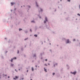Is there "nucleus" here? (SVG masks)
Returning <instances> with one entry per match:
<instances>
[{
	"mask_svg": "<svg viewBox=\"0 0 80 80\" xmlns=\"http://www.w3.org/2000/svg\"><path fill=\"white\" fill-rule=\"evenodd\" d=\"M31 22H34V21H31Z\"/></svg>",
	"mask_w": 80,
	"mask_h": 80,
	"instance_id": "obj_37",
	"label": "nucleus"
},
{
	"mask_svg": "<svg viewBox=\"0 0 80 80\" xmlns=\"http://www.w3.org/2000/svg\"><path fill=\"white\" fill-rule=\"evenodd\" d=\"M67 43H69V40L68 39L67 40Z\"/></svg>",
	"mask_w": 80,
	"mask_h": 80,
	"instance_id": "obj_12",
	"label": "nucleus"
},
{
	"mask_svg": "<svg viewBox=\"0 0 80 80\" xmlns=\"http://www.w3.org/2000/svg\"><path fill=\"white\" fill-rule=\"evenodd\" d=\"M73 41H75V39H73Z\"/></svg>",
	"mask_w": 80,
	"mask_h": 80,
	"instance_id": "obj_32",
	"label": "nucleus"
},
{
	"mask_svg": "<svg viewBox=\"0 0 80 80\" xmlns=\"http://www.w3.org/2000/svg\"><path fill=\"white\" fill-rule=\"evenodd\" d=\"M13 58L11 59L10 60L11 62H13Z\"/></svg>",
	"mask_w": 80,
	"mask_h": 80,
	"instance_id": "obj_9",
	"label": "nucleus"
},
{
	"mask_svg": "<svg viewBox=\"0 0 80 80\" xmlns=\"http://www.w3.org/2000/svg\"><path fill=\"white\" fill-rule=\"evenodd\" d=\"M43 54H44V52H41L40 53V55L41 56V57H42V56Z\"/></svg>",
	"mask_w": 80,
	"mask_h": 80,
	"instance_id": "obj_3",
	"label": "nucleus"
},
{
	"mask_svg": "<svg viewBox=\"0 0 80 80\" xmlns=\"http://www.w3.org/2000/svg\"><path fill=\"white\" fill-rule=\"evenodd\" d=\"M40 10H41V11H42V9H40Z\"/></svg>",
	"mask_w": 80,
	"mask_h": 80,
	"instance_id": "obj_42",
	"label": "nucleus"
},
{
	"mask_svg": "<svg viewBox=\"0 0 80 80\" xmlns=\"http://www.w3.org/2000/svg\"><path fill=\"white\" fill-rule=\"evenodd\" d=\"M18 70H19V71H20V69H19Z\"/></svg>",
	"mask_w": 80,
	"mask_h": 80,
	"instance_id": "obj_46",
	"label": "nucleus"
},
{
	"mask_svg": "<svg viewBox=\"0 0 80 80\" xmlns=\"http://www.w3.org/2000/svg\"><path fill=\"white\" fill-rule=\"evenodd\" d=\"M66 66L67 67V68L68 69H69L70 67H69V66H68V64L66 65Z\"/></svg>",
	"mask_w": 80,
	"mask_h": 80,
	"instance_id": "obj_6",
	"label": "nucleus"
},
{
	"mask_svg": "<svg viewBox=\"0 0 80 80\" xmlns=\"http://www.w3.org/2000/svg\"><path fill=\"white\" fill-rule=\"evenodd\" d=\"M35 59L37 60V58L36 57L35 58Z\"/></svg>",
	"mask_w": 80,
	"mask_h": 80,
	"instance_id": "obj_43",
	"label": "nucleus"
},
{
	"mask_svg": "<svg viewBox=\"0 0 80 80\" xmlns=\"http://www.w3.org/2000/svg\"><path fill=\"white\" fill-rule=\"evenodd\" d=\"M48 65H50V64H49V63H48Z\"/></svg>",
	"mask_w": 80,
	"mask_h": 80,
	"instance_id": "obj_44",
	"label": "nucleus"
},
{
	"mask_svg": "<svg viewBox=\"0 0 80 80\" xmlns=\"http://www.w3.org/2000/svg\"><path fill=\"white\" fill-rule=\"evenodd\" d=\"M47 60H48L47 59H45V61H46V62H47Z\"/></svg>",
	"mask_w": 80,
	"mask_h": 80,
	"instance_id": "obj_24",
	"label": "nucleus"
},
{
	"mask_svg": "<svg viewBox=\"0 0 80 80\" xmlns=\"http://www.w3.org/2000/svg\"><path fill=\"white\" fill-rule=\"evenodd\" d=\"M5 76L6 77H7V74H5Z\"/></svg>",
	"mask_w": 80,
	"mask_h": 80,
	"instance_id": "obj_45",
	"label": "nucleus"
},
{
	"mask_svg": "<svg viewBox=\"0 0 80 80\" xmlns=\"http://www.w3.org/2000/svg\"><path fill=\"white\" fill-rule=\"evenodd\" d=\"M20 69H22V68L21 67L20 68Z\"/></svg>",
	"mask_w": 80,
	"mask_h": 80,
	"instance_id": "obj_39",
	"label": "nucleus"
},
{
	"mask_svg": "<svg viewBox=\"0 0 80 80\" xmlns=\"http://www.w3.org/2000/svg\"><path fill=\"white\" fill-rule=\"evenodd\" d=\"M44 66H46V67H47V66H48L47 65V64H44Z\"/></svg>",
	"mask_w": 80,
	"mask_h": 80,
	"instance_id": "obj_17",
	"label": "nucleus"
},
{
	"mask_svg": "<svg viewBox=\"0 0 80 80\" xmlns=\"http://www.w3.org/2000/svg\"><path fill=\"white\" fill-rule=\"evenodd\" d=\"M55 72H53V73H52L53 75H55Z\"/></svg>",
	"mask_w": 80,
	"mask_h": 80,
	"instance_id": "obj_21",
	"label": "nucleus"
},
{
	"mask_svg": "<svg viewBox=\"0 0 80 80\" xmlns=\"http://www.w3.org/2000/svg\"><path fill=\"white\" fill-rule=\"evenodd\" d=\"M55 65L56 66H57L58 65V63H56L55 64H54V67H55Z\"/></svg>",
	"mask_w": 80,
	"mask_h": 80,
	"instance_id": "obj_4",
	"label": "nucleus"
},
{
	"mask_svg": "<svg viewBox=\"0 0 80 80\" xmlns=\"http://www.w3.org/2000/svg\"><path fill=\"white\" fill-rule=\"evenodd\" d=\"M79 8H80V5H79Z\"/></svg>",
	"mask_w": 80,
	"mask_h": 80,
	"instance_id": "obj_47",
	"label": "nucleus"
},
{
	"mask_svg": "<svg viewBox=\"0 0 80 80\" xmlns=\"http://www.w3.org/2000/svg\"><path fill=\"white\" fill-rule=\"evenodd\" d=\"M35 67H36V68H37V65H36L35 66Z\"/></svg>",
	"mask_w": 80,
	"mask_h": 80,
	"instance_id": "obj_30",
	"label": "nucleus"
},
{
	"mask_svg": "<svg viewBox=\"0 0 80 80\" xmlns=\"http://www.w3.org/2000/svg\"><path fill=\"white\" fill-rule=\"evenodd\" d=\"M34 37H37V35H34Z\"/></svg>",
	"mask_w": 80,
	"mask_h": 80,
	"instance_id": "obj_15",
	"label": "nucleus"
},
{
	"mask_svg": "<svg viewBox=\"0 0 80 80\" xmlns=\"http://www.w3.org/2000/svg\"><path fill=\"white\" fill-rule=\"evenodd\" d=\"M45 20H46V22H47V21H48L47 18V17L45 18Z\"/></svg>",
	"mask_w": 80,
	"mask_h": 80,
	"instance_id": "obj_13",
	"label": "nucleus"
},
{
	"mask_svg": "<svg viewBox=\"0 0 80 80\" xmlns=\"http://www.w3.org/2000/svg\"><path fill=\"white\" fill-rule=\"evenodd\" d=\"M30 78H32V77H30Z\"/></svg>",
	"mask_w": 80,
	"mask_h": 80,
	"instance_id": "obj_55",
	"label": "nucleus"
},
{
	"mask_svg": "<svg viewBox=\"0 0 80 80\" xmlns=\"http://www.w3.org/2000/svg\"><path fill=\"white\" fill-rule=\"evenodd\" d=\"M36 5H37V7H38V5L37 4V3H36Z\"/></svg>",
	"mask_w": 80,
	"mask_h": 80,
	"instance_id": "obj_25",
	"label": "nucleus"
},
{
	"mask_svg": "<svg viewBox=\"0 0 80 80\" xmlns=\"http://www.w3.org/2000/svg\"><path fill=\"white\" fill-rule=\"evenodd\" d=\"M46 23V21H44V23Z\"/></svg>",
	"mask_w": 80,
	"mask_h": 80,
	"instance_id": "obj_26",
	"label": "nucleus"
},
{
	"mask_svg": "<svg viewBox=\"0 0 80 80\" xmlns=\"http://www.w3.org/2000/svg\"><path fill=\"white\" fill-rule=\"evenodd\" d=\"M24 80V78H22L21 79H20V80Z\"/></svg>",
	"mask_w": 80,
	"mask_h": 80,
	"instance_id": "obj_20",
	"label": "nucleus"
},
{
	"mask_svg": "<svg viewBox=\"0 0 80 80\" xmlns=\"http://www.w3.org/2000/svg\"><path fill=\"white\" fill-rule=\"evenodd\" d=\"M41 59H42H42H43V58L41 57Z\"/></svg>",
	"mask_w": 80,
	"mask_h": 80,
	"instance_id": "obj_38",
	"label": "nucleus"
},
{
	"mask_svg": "<svg viewBox=\"0 0 80 80\" xmlns=\"http://www.w3.org/2000/svg\"><path fill=\"white\" fill-rule=\"evenodd\" d=\"M32 62H34V60H32Z\"/></svg>",
	"mask_w": 80,
	"mask_h": 80,
	"instance_id": "obj_36",
	"label": "nucleus"
},
{
	"mask_svg": "<svg viewBox=\"0 0 80 80\" xmlns=\"http://www.w3.org/2000/svg\"><path fill=\"white\" fill-rule=\"evenodd\" d=\"M12 59H13V60H16V59H17V57H14L12 58Z\"/></svg>",
	"mask_w": 80,
	"mask_h": 80,
	"instance_id": "obj_8",
	"label": "nucleus"
},
{
	"mask_svg": "<svg viewBox=\"0 0 80 80\" xmlns=\"http://www.w3.org/2000/svg\"><path fill=\"white\" fill-rule=\"evenodd\" d=\"M76 80H78V79H77V78L76 79Z\"/></svg>",
	"mask_w": 80,
	"mask_h": 80,
	"instance_id": "obj_48",
	"label": "nucleus"
},
{
	"mask_svg": "<svg viewBox=\"0 0 80 80\" xmlns=\"http://www.w3.org/2000/svg\"><path fill=\"white\" fill-rule=\"evenodd\" d=\"M20 64H18V66H20Z\"/></svg>",
	"mask_w": 80,
	"mask_h": 80,
	"instance_id": "obj_40",
	"label": "nucleus"
},
{
	"mask_svg": "<svg viewBox=\"0 0 80 80\" xmlns=\"http://www.w3.org/2000/svg\"><path fill=\"white\" fill-rule=\"evenodd\" d=\"M15 70L16 72H18V71L17 70V69H15Z\"/></svg>",
	"mask_w": 80,
	"mask_h": 80,
	"instance_id": "obj_19",
	"label": "nucleus"
},
{
	"mask_svg": "<svg viewBox=\"0 0 80 80\" xmlns=\"http://www.w3.org/2000/svg\"><path fill=\"white\" fill-rule=\"evenodd\" d=\"M29 8H30V6H29Z\"/></svg>",
	"mask_w": 80,
	"mask_h": 80,
	"instance_id": "obj_54",
	"label": "nucleus"
},
{
	"mask_svg": "<svg viewBox=\"0 0 80 80\" xmlns=\"http://www.w3.org/2000/svg\"><path fill=\"white\" fill-rule=\"evenodd\" d=\"M24 57H26V55H24Z\"/></svg>",
	"mask_w": 80,
	"mask_h": 80,
	"instance_id": "obj_23",
	"label": "nucleus"
},
{
	"mask_svg": "<svg viewBox=\"0 0 80 80\" xmlns=\"http://www.w3.org/2000/svg\"><path fill=\"white\" fill-rule=\"evenodd\" d=\"M68 2H70V0H68Z\"/></svg>",
	"mask_w": 80,
	"mask_h": 80,
	"instance_id": "obj_31",
	"label": "nucleus"
},
{
	"mask_svg": "<svg viewBox=\"0 0 80 80\" xmlns=\"http://www.w3.org/2000/svg\"><path fill=\"white\" fill-rule=\"evenodd\" d=\"M33 58H34V57L36 58L37 57V56H36V54H34V55L33 56Z\"/></svg>",
	"mask_w": 80,
	"mask_h": 80,
	"instance_id": "obj_5",
	"label": "nucleus"
},
{
	"mask_svg": "<svg viewBox=\"0 0 80 80\" xmlns=\"http://www.w3.org/2000/svg\"><path fill=\"white\" fill-rule=\"evenodd\" d=\"M17 53H19V50H18Z\"/></svg>",
	"mask_w": 80,
	"mask_h": 80,
	"instance_id": "obj_22",
	"label": "nucleus"
},
{
	"mask_svg": "<svg viewBox=\"0 0 80 80\" xmlns=\"http://www.w3.org/2000/svg\"><path fill=\"white\" fill-rule=\"evenodd\" d=\"M1 58H2V59H3V58H4L3 56H2Z\"/></svg>",
	"mask_w": 80,
	"mask_h": 80,
	"instance_id": "obj_14",
	"label": "nucleus"
},
{
	"mask_svg": "<svg viewBox=\"0 0 80 80\" xmlns=\"http://www.w3.org/2000/svg\"><path fill=\"white\" fill-rule=\"evenodd\" d=\"M27 39H28V38H27L25 39V40H27Z\"/></svg>",
	"mask_w": 80,
	"mask_h": 80,
	"instance_id": "obj_29",
	"label": "nucleus"
},
{
	"mask_svg": "<svg viewBox=\"0 0 80 80\" xmlns=\"http://www.w3.org/2000/svg\"><path fill=\"white\" fill-rule=\"evenodd\" d=\"M7 52H8V51H6V52H5V53H7Z\"/></svg>",
	"mask_w": 80,
	"mask_h": 80,
	"instance_id": "obj_35",
	"label": "nucleus"
},
{
	"mask_svg": "<svg viewBox=\"0 0 80 80\" xmlns=\"http://www.w3.org/2000/svg\"><path fill=\"white\" fill-rule=\"evenodd\" d=\"M27 72H28V70H27Z\"/></svg>",
	"mask_w": 80,
	"mask_h": 80,
	"instance_id": "obj_33",
	"label": "nucleus"
},
{
	"mask_svg": "<svg viewBox=\"0 0 80 80\" xmlns=\"http://www.w3.org/2000/svg\"><path fill=\"white\" fill-rule=\"evenodd\" d=\"M50 52H52V50H50Z\"/></svg>",
	"mask_w": 80,
	"mask_h": 80,
	"instance_id": "obj_49",
	"label": "nucleus"
},
{
	"mask_svg": "<svg viewBox=\"0 0 80 80\" xmlns=\"http://www.w3.org/2000/svg\"><path fill=\"white\" fill-rule=\"evenodd\" d=\"M8 78H10V76H8Z\"/></svg>",
	"mask_w": 80,
	"mask_h": 80,
	"instance_id": "obj_41",
	"label": "nucleus"
},
{
	"mask_svg": "<svg viewBox=\"0 0 80 80\" xmlns=\"http://www.w3.org/2000/svg\"><path fill=\"white\" fill-rule=\"evenodd\" d=\"M18 78V76H16L15 78H13V80H17V79Z\"/></svg>",
	"mask_w": 80,
	"mask_h": 80,
	"instance_id": "obj_2",
	"label": "nucleus"
},
{
	"mask_svg": "<svg viewBox=\"0 0 80 80\" xmlns=\"http://www.w3.org/2000/svg\"><path fill=\"white\" fill-rule=\"evenodd\" d=\"M27 75V74H26V75Z\"/></svg>",
	"mask_w": 80,
	"mask_h": 80,
	"instance_id": "obj_56",
	"label": "nucleus"
},
{
	"mask_svg": "<svg viewBox=\"0 0 80 80\" xmlns=\"http://www.w3.org/2000/svg\"><path fill=\"white\" fill-rule=\"evenodd\" d=\"M21 30H22V29H19V31H21Z\"/></svg>",
	"mask_w": 80,
	"mask_h": 80,
	"instance_id": "obj_18",
	"label": "nucleus"
},
{
	"mask_svg": "<svg viewBox=\"0 0 80 80\" xmlns=\"http://www.w3.org/2000/svg\"><path fill=\"white\" fill-rule=\"evenodd\" d=\"M30 32H32V29H30Z\"/></svg>",
	"mask_w": 80,
	"mask_h": 80,
	"instance_id": "obj_34",
	"label": "nucleus"
},
{
	"mask_svg": "<svg viewBox=\"0 0 80 80\" xmlns=\"http://www.w3.org/2000/svg\"><path fill=\"white\" fill-rule=\"evenodd\" d=\"M70 73H71L72 74H73V75H75L77 74V71H75L73 72H71Z\"/></svg>",
	"mask_w": 80,
	"mask_h": 80,
	"instance_id": "obj_1",
	"label": "nucleus"
},
{
	"mask_svg": "<svg viewBox=\"0 0 80 80\" xmlns=\"http://www.w3.org/2000/svg\"><path fill=\"white\" fill-rule=\"evenodd\" d=\"M22 76H23V77L24 76V75H22Z\"/></svg>",
	"mask_w": 80,
	"mask_h": 80,
	"instance_id": "obj_50",
	"label": "nucleus"
},
{
	"mask_svg": "<svg viewBox=\"0 0 80 80\" xmlns=\"http://www.w3.org/2000/svg\"><path fill=\"white\" fill-rule=\"evenodd\" d=\"M61 1H62V0H61Z\"/></svg>",
	"mask_w": 80,
	"mask_h": 80,
	"instance_id": "obj_58",
	"label": "nucleus"
},
{
	"mask_svg": "<svg viewBox=\"0 0 80 80\" xmlns=\"http://www.w3.org/2000/svg\"><path fill=\"white\" fill-rule=\"evenodd\" d=\"M30 80H32V79H31Z\"/></svg>",
	"mask_w": 80,
	"mask_h": 80,
	"instance_id": "obj_51",
	"label": "nucleus"
},
{
	"mask_svg": "<svg viewBox=\"0 0 80 80\" xmlns=\"http://www.w3.org/2000/svg\"><path fill=\"white\" fill-rule=\"evenodd\" d=\"M13 64H11V66H12V67H13Z\"/></svg>",
	"mask_w": 80,
	"mask_h": 80,
	"instance_id": "obj_16",
	"label": "nucleus"
},
{
	"mask_svg": "<svg viewBox=\"0 0 80 80\" xmlns=\"http://www.w3.org/2000/svg\"><path fill=\"white\" fill-rule=\"evenodd\" d=\"M40 17V18H41L40 17Z\"/></svg>",
	"mask_w": 80,
	"mask_h": 80,
	"instance_id": "obj_57",
	"label": "nucleus"
},
{
	"mask_svg": "<svg viewBox=\"0 0 80 80\" xmlns=\"http://www.w3.org/2000/svg\"><path fill=\"white\" fill-rule=\"evenodd\" d=\"M2 78H1V75H0V79H1Z\"/></svg>",
	"mask_w": 80,
	"mask_h": 80,
	"instance_id": "obj_28",
	"label": "nucleus"
},
{
	"mask_svg": "<svg viewBox=\"0 0 80 80\" xmlns=\"http://www.w3.org/2000/svg\"><path fill=\"white\" fill-rule=\"evenodd\" d=\"M38 68H39L40 67L39 66H38Z\"/></svg>",
	"mask_w": 80,
	"mask_h": 80,
	"instance_id": "obj_52",
	"label": "nucleus"
},
{
	"mask_svg": "<svg viewBox=\"0 0 80 80\" xmlns=\"http://www.w3.org/2000/svg\"><path fill=\"white\" fill-rule=\"evenodd\" d=\"M78 15H79V16H80V14L79 13L78 14Z\"/></svg>",
	"mask_w": 80,
	"mask_h": 80,
	"instance_id": "obj_27",
	"label": "nucleus"
},
{
	"mask_svg": "<svg viewBox=\"0 0 80 80\" xmlns=\"http://www.w3.org/2000/svg\"><path fill=\"white\" fill-rule=\"evenodd\" d=\"M37 68H35V70H37Z\"/></svg>",
	"mask_w": 80,
	"mask_h": 80,
	"instance_id": "obj_53",
	"label": "nucleus"
},
{
	"mask_svg": "<svg viewBox=\"0 0 80 80\" xmlns=\"http://www.w3.org/2000/svg\"><path fill=\"white\" fill-rule=\"evenodd\" d=\"M11 5H13V4H15V3L11 2Z\"/></svg>",
	"mask_w": 80,
	"mask_h": 80,
	"instance_id": "obj_11",
	"label": "nucleus"
},
{
	"mask_svg": "<svg viewBox=\"0 0 80 80\" xmlns=\"http://www.w3.org/2000/svg\"><path fill=\"white\" fill-rule=\"evenodd\" d=\"M44 71H45V72H47V69H45V68H44Z\"/></svg>",
	"mask_w": 80,
	"mask_h": 80,
	"instance_id": "obj_7",
	"label": "nucleus"
},
{
	"mask_svg": "<svg viewBox=\"0 0 80 80\" xmlns=\"http://www.w3.org/2000/svg\"><path fill=\"white\" fill-rule=\"evenodd\" d=\"M34 70V69L33 68V67L32 68V71H33Z\"/></svg>",
	"mask_w": 80,
	"mask_h": 80,
	"instance_id": "obj_10",
	"label": "nucleus"
}]
</instances>
